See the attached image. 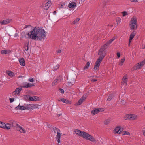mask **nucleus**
Returning <instances> with one entry per match:
<instances>
[{
	"label": "nucleus",
	"mask_w": 145,
	"mask_h": 145,
	"mask_svg": "<svg viewBox=\"0 0 145 145\" xmlns=\"http://www.w3.org/2000/svg\"><path fill=\"white\" fill-rule=\"evenodd\" d=\"M97 81V79H93L91 80V81L93 82H95Z\"/></svg>",
	"instance_id": "5fc2aeb1"
},
{
	"label": "nucleus",
	"mask_w": 145,
	"mask_h": 145,
	"mask_svg": "<svg viewBox=\"0 0 145 145\" xmlns=\"http://www.w3.org/2000/svg\"><path fill=\"white\" fill-rule=\"evenodd\" d=\"M130 1L132 2H138L137 0H131Z\"/></svg>",
	"instance_id": "603ef678"
},
{
	"label": "nucleus",
	"mask_w": 145,
	"mask_h": 145,
	"mask_svg": "<svg viewBox=\"0 0 145 145\" xmlns=\"http://www.w3.org/2000/svg\"><path fill=\"white\" fill-rule=\"evenodd\" d=\"M47 126L49 128H50V127H51V125L50 124H47Z\"/></svg>",
	"instance_id": "4d7b16f0"
},
{
	"label": "nucleus",
	"mask_w": 145,
	"mask_h": 145,
	"mask_svg": "<svg viewBox=\"0 0 145 145\" xmlns=\"http://www.w3.org/2000/svg\"><path fill=\"white\" fill-rule=\"evenodd\" d=\"M33 98L34 99V101H38L39 100V97L36 96H33Z\"/></svg>",
	"instance_id": "4c0bfd02"
},
{
	"label": "nucleus",
	"mask_w": 145,
	"mask_h": 145,
	"mask_svg": "<svg viewBox=\"0 0 145 145\" xmlns=\"http://www.w3.org/2000/svg\"><path fill=\"white\" fill-rule=\"evenodd\" d=\"M56 11H54L53 12V14H54V15H55L56 14Z\"/></svg>",
	"instance_id": "bf43d9fd"
},
{
	"label": "nucleus",
	"mask_w": 145,
	"mask_h": 145,
	"mask_svg": "<svg viewBox=\"0 0 145 145\" xmlns=\"http://www.w3.org/2000/svg\"><path fill=\"white\" fill-rule=\"evenodd\" d=\"M121 19L120 18L118 17L117 18L116 22L118 24L120 23L121 22Z\"/></svg>",
	"instance_id": "f704fd0d"
},
{
	"label": "nucleus",
	"mask_w": 145,
	"mask_h": 145,
	"mask_svg": "<svg viewBox=\"0 0 145 145\" xmlns=\"http://www.w3.org/2000/svg\"><path fill=\"white\" fill-rule=\"evenodd\" d=\"M115 39V37H114L112 38V39L108 41L106 43L108 45H109Z\"/></svg>",
	"instance_id": "bb28decb"
},
{
	"label": "nucleus",
	"mask_w": 145,
	"mask_h": 145,
	"mask_svg": "<svg viewBox=\"0 0 145 145\" xmlns=\"http://www.w3.org/2000/svg\"><path fill=\"white\" fill-rule=\"evenodd\" d=\"M145 64V59L142 62L136 64L135 66L133 67V69L134 70H136L138 69H139L142 67V66Z\"/></svg>",
	"instance_id": "6e6552de"
},
{
	"label": "nucleus",
	"mask_w": 145,
	"mask_h": 145,
	"mask_svg": "<svg viewBox=\"0 0 145 145\" xmlns=\"http://www.w3.org/2000/svg\"><path fill=\"white\" fill-rule=\"evenodd\" d=\"M7 73L8 74L10 77H13L14 76V74L11 71H7Z\"/></svg>",
	"instance_id": "393cba45"
},
{
	"label": "nucleus",
	"mask_w": 145,
	"mask_h": 145,
	"mask_svg": "<svg viewBox=\"0 0 145 145\" xmlns=\"http://www.w3.org/2000/svg\"><path fill=\"white\" fill-rule=\"evenodd\" d=\"M51 5V2L49 0H48L46 2L45 5L43 7L44 8L45 10L48 9Z\"/></svg>",
	"instance_id": "ddd939ff"
},
{
	"label": "nucleus",
	"mask_w": 145,
	"mask_h": 145,
	"mask_svg": "<svg viewBox=\"0 0 145 145\" xmlns=\"http://www.w3.org/2000/svg\"><path fill=\"white\" fill-rule=\"evenodd\" d=\"M74 84V83H72L71 82H68L67 83L68 85L70 86H72Z\"/></svg>",
	"instance_id": "58836bf2"
},
{
	"label": "nucleus",
	"mask_w": 145,
	"mask_h": 145,
	"mask_svg": "<svg viewBox=\"0 0 145 145\" xmlns=\"http://www.w3.org/2000/svg\"><path fill=\"white\" fill-rule=\"evenodd\" d=\"M11 51L9 49H4L2 50L1 51V53L2 54L4 55L7 54H9L11 53Z\"/></svg>",
	"instance_id": "4468645a"
},
{
	"label": "nucleus",
	"mask_w": 145,
	"mask_h": 145,
	"mask_svg": "<svg viewBox=\"0 0 145 145\" xmlns=\"http://www.w3.org/2000/svg\"><path fill=\"white\" fill-rule=\"evenodd\" d=\"M29 44V42L27 43L25 45V49L26 51H27L29 49L28 45Z\"/></svg>",
	"instance_id": "2f4dec72"
},
{
	"label": "nucleus",
	"mask_w": 145,
	"mask_h": 145,
	"mask_svg": "<svg viewBox=\"0 0 145 145\" xmlns=\"http://www.w3.org/2000/svg\"><path fill=\"white\" fill-rule=\"evenodd\" d=\"M127 74H126L124 75V77H123V82L125 83H126V84H127Z\"/></svg>",
	"instance_id": "a878e982"
},
{
	"label": "nucleus",
	"mask_w": 145,
	"mask_h": 145,
	"mask_svg": "<svg viewBox=\"0 0 145 145\" xmlns=\"http://www.w3.org/2000/svg\"><path fill=\"white\" fill-rule=\"evenodd\" d=\"M111 118H109L104 121V124L106 125L108 124L111 121Z\"/></svg>",
	"instance_id": "b1692460"
},
{
	"label": "nucleus",
	"mask_w": 145,
	"mask_h": 145,
	"mask_svg": "<svg viewBox=\"0 0 145 145\" xmlns=\"http://www.w3.org/2000/svg\"><path fill=\"white\" fill-rule=\"evenodd\" d=\"M62 78L60 76L57 77L52 83V86H54L60 82Z\"/></svg>",
	"instance_id": "f8f14e48"
},
{
	"label": "nucleus",
	"mask_w": 145,
	"mask_h": 145,
	"mask_svg": "<svg viewBox=\"0 0 145 145\" xmlns=\"http://www.w3.org/2000/svg\"><path fill=\"white\" fill-rule=\"evenodd\" d=\"M110 25H108V26H109ZM110 26H111V27H113V25H110Z\"/></svg>",
	"instance_id": "0e129e2a"
},
{
	"label": "nucleus",
	"mask_w": 145,
	"mask_h": 145,
	"mask_svg": "<svg viewBox=\"0 0 145 145\" xmlns=\"http://www.w3.org/2000/svg\"><path fill=\"white\" fill-rule=\"evenodd\" d=\"M136 34V32L135 31H134L132 32L130 34V35L131 36L133 37H134L135 36V35Z\"/></svg>",
	"instance_id": "79ce46f5"
},
{
	"label": "nucleus",
	"mask_w": 145,
	"mask_h": 145,
	"mask_svg": "<svg viewBox=\"0 0 145 145\" xmlns=\"http://www.w3.org/2000/svg\"><path fill=\"white\" fill-rule=\"evenodd\" d=\"M10 124V129L11 126L16 127V129L17 131H19L20 132L23 133H25V131L21 126H20L18 124L16 123V122L12 120H10L9 121Z\"/></svg>",
	"instance_id": "20e7f679"
},
{
	"label": "nucleus",
	"mask_w": 145,
	"mask_h": 145,
	"mask_svg": "<svg viewBox=\"0 0 145 145\" xmlns=\"http://www.w3.org/2000/svg\"><path fill=\"white\" fill-rule=\"evenodd\" d=\"M134 37H133L132 36H130V38H129V40H130V42H131V41L132 40V39H133Z\"/></svg>",
	"instance_id": "09e8293b"
},
{
	"label": "nucleus",
	"mask_w": 145,
	"mask_h": 145,
	"mask_svg": "<svg viewBox=\"0 0 145 145\" xmlns=\"http://www.w3.org/2000/svg\"><path fill=\"white\" fill-rule=\"evenodd\" d=\"M125 103H126V102H125V101L124 100H122L121 101V103H122V104L123 105H124L125 104Z\"/></svg>",
	"instance_id": "8fccbe9b"
},
{
	"label": "nucleus",
	"mask_w": 145,
	"mask_h": 145,
	"mask_svg": "<svg viewBox=\"0 0 145 145\" xmlns=\"http://www.w3.org/2000/svg\"><path fill=\"white\" fill-rule=\"evenodd\" d=\"M59 91L62 94H63L64 93V90L61 88L59 89Z\"/></svg>",
	"instance_id": "49530a36"
},
{
	"label": "nucleus",
	"mask_w": 145,
	"mask_h": 145,
	"mask_svg": "<svg viewBox=\"0 0 145 145\" xmlns=\"http://www.w3.org/2000/svg\"><path fill=\"white\" fill-rule=\"evenodd\" d=\"M59 101H62L64 103H70V101L66 99H65L63 98H61L59 99L58 100Z\"/></svg>",
	"instance_id": "aec40b11"
},
{
	"label": "nucleus",
	"mask_w": 145,
	"mask_h": 145,
	"mask_svg": "<svg viewBox=\"0 0 145 145\" xmlns=\"http://www.w3.org/2000/svg\"><path fill=\"white\" fill-rule=\"evenodd\" d=\"M103 4L104 5H106V4L104 3L102 4Z\"/></svg>",
	"instance_id": "69168bd1"
},
{
	"label": "nucleus",
	"mask_w": 145,
	"mask_h": 145,
	"mask_svg": "<svg viewBox=\"0 0 145 145\" xmlns=\"http://www.w3.org/2000/svg\"><path fill=\"white\" fill-rule=\"evenodd\" d=\"M60 65L59 64H57L54 67L53 70L54 71H55L58 69Z\"/></svg>",
	"instance_id": "72a5a7b5"
},
{
	"label": "nucleus",
	"mask_w": 145,
	"mask_h": 145,
	"mask_svg": "<svg viewBox=\"0 0 145 145\" xmlns=\"http://www.w3.org/2000/svg\"><path fill=\"white\" fill-rule=\"evenodd\" d=\"M86 98L84 97H82L78 101V102L76 103V105H81L85 99Z\"/></svg>",
	"instance_id": "a211bd4d"
},
{
	"label": "nucleus",
	"mask_w": 145,
	"mask_h": 145,
	"mask_svg": "<svg viewBox=\"0 0 145 145\" xmlns=\"http://www.w3.org/2000/svg\"><path fill=\"white\" fill-rule=\"evenodd\" d=\"M130 42H130V40H129V46H130Z\"/></svg>",
	"instance_id": "e2e57ef3"
},
{
	"label": "nucleus",
	"mask_w": 145,
	"mask_h": 145,
	"mask_svg": "<svg viewBox=\"0 0 145 145\" xmlns=\"http://www.w3.org/2000/svg\"><path fill=\"white\" fill-rule=\"evenodd\" d=\"M129 25L131 30H135L137 28V20L135 17H133L130 21Z\"/></svg>",
	"instance_id": "39448f33"
},
{
	"label": "nucleus",
	"mask_w": 145,
	"mask_h": 145,
	"mask_svg": "<svg viewBox=\"0 0 145 145\" xmlns=\"http://www.w3.org/2000/svg\"><path fill=\"white\" fill-rule=\"evenodd\" d=\"M9 100L10 101V103H12L14 101V98H9Z\"/></svg>",
	"instance_id": "de8ad7c7"
},
{
	"label": "nucleus",
	"mask_w": 145,
	"mask_h": 145,
	"mask_svg": "<svg viewBox=\"0 0 145 145\" xmlns=\"http://www.w3.org/2000/svg\"><path fill=\"white\" fill-rule=\"evenodd\" d=\"M113 98V96L112 95H109L107 99V100L108 101H110Z\"/></svg>",
	"instance_id": "ea45409f"
},
{
	"label": "nucleus",
	"mask_w": 145,
	"mask_h": 145,
	"mask_svg": "<svg viewBox=\"0 0 145 145\" xmlns=\"http://www.w3.org/2000/svg\"><path fill=\"white\" fill-rule=\"evenodd\" d=\"M103 111H104V109L103 108H95L91 111V112L93 115H95L99 112H102Z\"/></svg>",
	"instance_id": "9b49d317"
},
{
	"label": "nucleus",
	"mask_w": 145,
	"mask_h": 145,
	"mask_svg": "<svg viewBox=\"0 0 145 145\" xmlns=\"http://www.w3.org/2000/svg\"><path fill=\"white\" fill-rule=\"evenodd\" d=\"M144 109L145 110V106L144 107Z\"/></svg>",
	"instance_id": "338daca9"
},
{
	"label": "nucleus",
	"mask_w": 145,
	"mask_h": 145,
	"mask_svg": "<svg viewBox=\"0 0 145 145\" xmlns=\"http://www.w3.org/2000/svg\"><path fill=\"white\" fill-rule=\"evenodd\" d=\"M19 61L20 63V65L22 66H24L25 65V62L24 59L22 58H20L19 59Z\"/></svg>",
	"instance_id": "f3484780"
},
{
	"label": "nucleus",
	"mask_w": 145,
	"mask_h": 145,
	"mask_svg": "<svg viewBox=\"0 0 145 145\" xmlns=\"http://www.w3.org/2000/svg\"><path fill=\"white\" fill-rule=\"evenodd\" d=\"M30 97V95H27L24 96V98L25 100H29V98Z\"/></svg>",
	"instance_id": "c9c22d12"
},
{
	"label": "nucleus",
	"mask_w": 145,
	"mask_h": 145,
	"mask_svg": "<svg viewBox=\"0 0 145 145\" xmlns=\"http://www.w3.org/2000/svg\"><path fill=\"white\" fill-rule=\"evenodd\" d=\"M125 60V58H123L122 59H121L119 63V65L120 66H121L123 64V63L124 62Z\"/></svg>",
	"instance_id": "cd10ccee"
},
{
	"label": "nucleus",
	"mask_w": 145,
	"mask_h": 145,
	"mask_svg": "<svg viewBox=\"0 0 145 145\" xmlns=\"http://www.w3.org/2000/svg\"><path fill=\"white\" fill-rule=\"evenodd\" d=\"M62 115V114H58L57 115V116L58 117H59L60 116H61Z\"/></svg>",
	"instance_id": "13d9d810"
},
{
	"label": "nucleus",
	"mask_w": 145,
	"mask_h": 145,
	"mask_svg": "<svg viewBox=\"0 0 145 145\" xmlns=\"http://www.w3.org/2000/svg\"><path fill=\"white\" fill-rule=\"evenodd\" d=\"M34 86V84H31L30 83H27V85L25 87L27 88H28L31 87H32Z\"/></svg>",
	"instance_id": "c85d7f7f"
},
{
	"label": "nucleus",
	"mask_w": 145,
	"mask_h": 145,
	"mask_svg": "<svg viewBox=\"0 0 145 145\" xmlns=\"http://www.w3.org/2000/svg\"><path fill=\"white\" fill-rule=\"evenodd\" d=\"M30 25H25V28H27L28 27H29V26Z\"/></svg>",
	"instance_id": "680f3d73"
},
{
	"label": "nucleus",
	"mask_w": 145,
	"mask_h": 145,
	"mask_svg": "<svg viewBox=\"0 0 145 145\" xmlns=\"http://www.w3.org/2000/svg\"><path fill=\"white\" fill-rule=\"evenodd\" d=\"M120 126H118L116 127L113 131V133L115 134H120L121 132V130L120 131Z\"/></svg>",
	"instance_id": "2eb2a0df"
},
{
	"label": "nucleus",
	"mask_w": 145,
	"mask_h": 145,
	"mask_svg": "<svg viewBox=\"0 0 145 145\" xmlns=\"http://www.w3.org/2000/svg\"><path fill=\"white\" fill-rule=\"evenodd\" d=\"M117 55L118 57V58H119L120 56V54L119 52H117Z\"/></svg>",
	"instance_id": "3c124183"
},
{
	"label": "nucleus",
	"mask_w": 145,
	"mask_h": 145,
	"mask_svg": "<svg viewBox=\"0 0 145 145\" xmlns=\"http://www.w3.org/2000/svg\"><path fill=\"white\" fill-rule=\"evenodd\" d=\"M20 104L18 105V106L16 107V108L18 110H25L24 105L23 106H20Z\"/></svg>",
	"instance_id": "5701e85b"
},
{
	"label": "nucleus",
	"mask_w": 145,
	"mask_h": 145,
	"mask_svg": "<svg viewBox=\"0 0 145 145\" xmlns=\"http://www.w3.org/2000/svg\"><path fill=\"white\" fill-rule=\"evenodd\" d=\"M61 50H59L57 51V52L58 53H61Z\"/></svg>",
	"instance_id": "864d4df0"
},
{
	"label": "nucleus",
	"mask_w": 145,
	"mask_h": 145,
	"mask_svg": "<svg viewBox=\"0 0 145 145\" xmlns=\"http://www.w3.org/2000/svg\"><path fill=\"white\" fill-rule=\"evenodd\" d=\"M22 90V88H16L15 91L12 93V94L13 95H18L19 94Z\"/></svg>",
	"instance_id": "dca6fc26"
},
{
	"label": "nucleus",
	"mask_w": 145,
	"mask_h": 145,
	"mask_svg": "<svg viewBox=\"0 0 145 145\" xmlns=\"http://www.w3.org/2000/svg\"><path fill=\"white\" fill-rule=\"evenodd\" d=\"M76 5V4L74 2H72L69 4L68 7L69 8H73L75 7Z\"/></svg>",
	"instance_id": "6ab92c4d"
},
{
	"label": "nucleus",
	"mask_w": 145,
	"mask_h": 145,
	"mask_svg": "<svg viewBox=\"0 0 145 145\" xmlns=\"http://www.w3.org/2000/svg\"><path fill=\"white\" fill-rule=\"evenodd\" d=\"M137 117V115L134 114H127L125 116L124 119L125 120H132L136 119Z\"/></svg>",
	"instance_id": "0eeeda50"
},
{
	"label": "nucleus",
	"mask_w": 145,
	"mask_h": 145,
	"mask_svg": "<svg viewBox=\"0 0 145 145\" xmlns=\"http://www.w3.org/2000/svg\"><path fill=\"white\" fill-rule=\"evenodd\" d=\"M18 35V34L17 33H16L14 35V37H16Z\"/></svg>",
	"instance_id": "6e6d98bb"
},
{
	"label": "nucleus",
	"mask_w": 145,
	"mask_h": 145,
	"mask_svg": "<svg viewBox=\"0 0 145 145\" xmlns=\"http://www.w3.org/2000/svg\"><path fill=\"white\" fill-rule=\"evenodd\" d=\"M11 21V19H7L4 20H0V23L2 25H5L10 23Z\"/></svg>",
	"instance_id": "9d476101"
},
{
	"label": "nucleus",
	"mask_w": 145,
	"mask_h": 145,
	"mask_svg": "<svg viewBox=\"0 0 145 145\" xmlns=\"http://www.w3.org/2000/svg\"><path fill=\"white\" fill-rule=\"evenodd\" d=\"M53 130L54 133H56L57 132V135H58V133L59 134V135L61 134L60 133V129L57 127H55L53 128Z\"/></svg>",
	"instance_id": "4be33fe9"
},
{
	"label": "nucleus",
	"mask_w": 145,
	"mask_h": 145,
	"mask_svg": "<svg viewBox=\"0 0 145 145\" xmlns=\"http://www.w3.org/2000/svg\"><path fill=\"white\" fill-rule=\"evenodd\" d=\"M79 20L80 19L79 18H77L73 21V24H76L79 21Z\"/></svg>",
	"instance_id": "e433bc0d"
},
{
	"label": "nucleus",
	"mask_w": 145,
	"mask_h": 145,
	"mask_svg": "<svg viewBox=\"0 0 145 145\" xmlns=\"http://www.w3.org/2000/svg\"><path fill=\"white\" fill-rule=\"evenodd\" d=\"M27 82H24L22 83V86H21V88H27V87L26 86V85H27Z\"/></svg>",
	"instance_id": "7c9ffc66"
},
{
	"label": "nucleus",
	"mask_w": 145,
	"mask_h": 145,
	"mask_svg": "<svg viewBox=\"0 0 145 145\" xmlns=\"http://www.w3.org/2000/svg\"><path fill=\"white\" fill-rule=\"evenodd\" d=\"M123 135H129L130 134V133L128 132L124 131L123 132Z\"/></svg>",
	"instance_id": "a19ab883"
},
{
	"label": "nucleus",
	"mask_w": 145,
	"mask_h": 145,
	"mask_svg": "<svg viewBox=\"0 0 145 145\" xmlns=\"http://www.w3.org/2000/svg\"><path fill=\"white\" fill-rule=\"evenodd\" d=\"M29 100L32 101H34V99L33 98V97H31L30 95L29 97Z\"/></svg>",
	"instance_id": "c03bdc74"
},
{
	"label": "nucleus",
	"mask_w": 145,
	"mask_h": 145,
	"mask_svg": "<svg viewBox=\"0 0 145 145\" xmlns=\"http://www.w3.org/2000/svg\"><path fill=\"white\" fill-rule=\"evenodd\" d=\"M90 65V63L89 62H87L84 67V69L85 70L87 69L89 66Z\"/></svg>",
	"instance_id": "c756f323"
},
{
	"label": "nucleus",
	"mask_w": 145,
	"mask_h": 145,
	"mask_svg": "<svg viewBox=\"0 0 145 145\" xmlns=\"http://www.w3.org/2000/svg\"><path fill=\"white\" fill-rule=\"evenodd\" d=\"M61 134L59 135V134L58 133V135L56 136V141L58 142V144H59L60 142V138H61Z\"/></svg>",
	"instance_id": "412c9836"
},
{
	"label": "nucleus",
	"mask_w": 145,
	"mask_h": 145,
	"mask_svg": "<svg viewBox=\"0 0 145 145\" xmlns=\"http://www.w3.org/2000/svg\"><path fill=\"white\" fill-rule=\"evenodd\" d=\"M10 125L9 123L5 124L3 122L0 121V127L4 129L9 130L10 129Z\"/></svg>",
	"instance_id": "1a4fd4ad"
},
{
	"label": "nucleus",
	"mask_w": 145,
	"mask_h": 145,
	"mask_svg": "<svg viewBox=\"0 0 145 145\" xmlns=\"http://www.w3.org/2000/svg\"><path fill=\"white\" fill-rule=\"evenodd\" d=\"M105 51L103 50V49H100L98 52V55H99V56L95 62L93 68L94 71L99 70L100 64L105 56Z\"/></svg>",
	"instance_id": "7ed1b4c3"
},
{
	"label": "nucleus",
	"mask_w": 145,
	"mask_h": 145,
	"mask_svg": "<svg viewBox=\"0 0 145 145\" xmlns=\"http://www.w3.org/2000/svg\"><path fill=\"white\" fill-rule=\"evenodd\" d=\"M24 105L25 110H32L33 108H37L38 106L37 105L33 104H24Z\"/></svg>",
	"instance_id": "423d86ee"
},
{
	"label": "nucleus",
	"mask_w": 145,
	"mask_h": 145,
	"mask_svg": "<svg viewBox=\"0 0 145 145\" xmlns=\"http://www.w3.org/2000/svg\"><path fill=\"white\" fill-rule=\"evenodd\" d=\"M123 14V16H124L125 15L127 14V12L126 11H124L123 12H122Z\"/></svg>",
	"instance_id": "37998d69"
},
{
	"label": "nucleus",
	"mask_w": 145,
	"mask_h": 145,
	"mask_svg": "<svg viewBox=\"0 0 145 145\" xmlns=\"http://www.w3.org/2000/svg\"><path fill=\"white\" fill-rule=\"evenodd\" d=\"M25 36L27 39L42 40H44L46 35V32L44 29L36 27L34 28L30 31L27 33Z\"/></svg>",
	"instance_id": "f257e3e1"
},
{
	"label": "nucleus",
	"mask_w": 145,
	"mask_h": 145,
	"mask_svg": "<svg viewBox=\"0 0 145 145\" xmlns=\"http://www.w3.org/2000/svg\"><path fill=\"white\" fill-rule=\"evenodd\" d=\"M28 81L31 82H33L34 81V79L33 78H30L29 79Z\"/></svg>",
	"instance_id": "a18cd8bd"
},
{
	"label": "nucleus",
	"mask_w": 145,
	"mask_h": 145,
	"mask_svg": "<svg viewBox=\"0 0 145 145\" xmlns=\"http://www.w3.org/2000/svg\"><path fill=\"white\" fill-rule=\"evenodd\" d=\"M108 45L106 43L103 46H102L101 48L100 49H103V50H105V49L106 48L107 46Z\"/></svg>",
	"instance_id": "473e14b6"
},
{
	"label": "nucleus",
	"mask_w": 145,
	"mask_h": 145,
	"mask_svg": "<svg viewBox=\"0 0 145 145\" xmlns=\"http://www.w3.org/2000/svg\"><path fill=\"white\" fill-rule=\"evenodd\" d=\"M143 135L145 136V130H143Z\"/></svg>",
	"instance_id": "052dcab7"
},
{
	"label": "nucleus",
	"mask_w": 145,
	"mask_h": 145,
	"mask_svg": "<svg viewBox=\"0 0 145 145\" xmlns=\"http://www.w3.org/2000/svg\"><path fill=\"white\" fill-rule=\"evenodd\" d=\"M74 132L76 135L80 136L92 142L96 141V140L92 136L86 132L76 129L74 130Z\"/></svg>",
	"instance_id": "f03ea898"
}]
</instances>
